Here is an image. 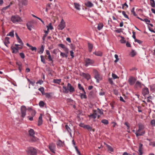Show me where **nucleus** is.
I'll return each instance as SVG.
<instances>
[{"instance_id":"obj_1","label":"nucleus","mask_w":155,"mask_h":155,"mask_svg":"<svg viewBox=\"0 0 155 155\" xmlns=\"http://www.w3.org/2000/svg\"><path fill=\"white\" fill-rule=\"evenodd\" d=\"M63 92L64 93H68L69 91L70 93H72L75 91L74 88L69 83H68L67 87L63 86Z\"/></svg>"},{"instance_id":"obj_2","label":"nucleus","mask_w":155,"mask_h":155,"mask_svg":"<svg viewBox=\"0 0 155 155\" xmlns=\"http://www.w3.org/2000/svg\"><path fill=\"white\" fill-rule=\"evenodd\" d=\"M27 152L28 155H37V150L32 147H29L28 149Z\"/></svg>"},{"instance_id":"obj_3","label":"nucleus","mask_w":155,"mask_h":155,"mask_svg":"<svg viewBox=\"0 0 155 155\" xmlns=\"http://www.w3.org/2000/svg\"><path fill=\"white\" fill-rule=\"evenodd\" d=\"M85 66L87 67L89 65H92L94 63V61L89 58H86L84 60Z\"/></svg>"},{"instance_id":"obj_4","label":"nucleus","mask_w":155,"mask_h":155,"mask_svg":"<svg viewBox=\"0 0 155 155\" xmlns=\"http://www.w3.org/2000/svg\"><path fill=\"white\" fill-rule=\"evenodd\" d=\"M11 20L13 23H16L17 22L21 21V19L18 15H13L11 17Z\"/></svg>"},{"instance_id":"obj_5","label":"nucleus","mask_w":155,"mask_h":155,"mask_svg":"<svg viewBox=\"0 0 155 155\" xmlns=\"http://www.w3.org/2000/svg\"><path fill=\"white\" fill-rule=\"evenodd\" d=\"M28 133L29 135L32 137L33 138L31 139V141L32 142H34L36 140V138L35 137L34 135L35 134L34 130L32 129H31L28 131Z\"/></svg>"},{"instance_id":"obj_6","label":"nucleus","mask_w":155,"mask_h":155,"mask_svg":"<svg viewBox=\"0 0 155 155\" xmlns=\"http://www.w3.org/2000/svg\"><path fill=\"white\" fill-rule=\"evenodd\" d=\"M93 72L94 75V78L96 80L97 82L99 83V80H101L100 75L97 71L96 70H94Z\"/></svg>"},{"instance_id":"obj_7","label":"nucleus","mask_w":155,"mask_h":155,"mask_svg":"<svg viewBox=\"0 0 155 155\" xmlns=\"http://www.w3.org/2000/svg\"><path fill=\"white\" fill-rule=\"evenodd\" d=\"M27 109L25 106L23 105L21 107V116L24 118L26 114V111Z\"/></svg>"},{"instance_id":"obj_8","label":"nucleus","mask_w":155,"mask_h":155,"mask_svg":"<svg viewBox=\"0 0 155 155\" xmlns=\"http://www.w3.org/2000/svg\"><path fill=\"white\" fill-rule=\"evenodd\" d=\"M65 23L64 20L62 19L60 24L58 25V29L61 30H63L65 27Z\"/></svg>"},{"instance_id":"obj_9","label":"nucleus","mask_w":155,"mask_h":155,"mask_svg":"<svg viewBox=\"0 0 155 155\" xmlns=\"http://www.w3.org/2000/svg\"><path fill=\"white\" fill-rule=\"evenodd\" d=\"M80 75L87 80H89L91 78V76L87 73H85L84 72H80Z\"/></svg>"},{"instance_id":"obj_10","label":"nucleus","mask_w":155,"mask_h":155,"mask_svg":"<svg viewBox=\"0 0 155 155\" xmlns=\"http://www.w3.org/2000/svg\"><path fill=\"white\" fill-rule=\"evenodd\" d=\"M80 126L83 128L87 130L88 131H91L92 128L89 125H84L83 124H80Z\"/></svg>"},{"instance_id":"obj_11","label":"nucleus","mask_w":155,"mask_h":155,"mask_svg":"<svg viewBox=\"0 0 155 155\" xmlns=\"http://www.w3.org/2000/svg\"><path fill=\"white\" fill-rule=\"evenodd\" d=\"M55 146L53 143L50 144L49 145V148L50 150L53 153H55Z\"/></svg>"},{"instance_id":"obj_12","label":"nucleus","mask_w":155,"mask_h":155,"mask_svg":"<svg viewBox=\"0 0 155 155\" xmlns=\"http://www.w3.org/2000/svg\"><path fill=\"white\" fill-rule=\"evenodd\" d=\"M136 81V79L134 78L131 77L129 79L128 82L130 85H132L135 83Z\"/></svg>"},{"instance_id":"obj_13","label":"nucleus","mask_w":155,"mask_h":155,"mask_svg":"<svg viewBox=\"0 0 155 155\" xmlns=\"http://www.w3.org/2000/svg\"><path fill=\"white\" fill-rule=\"evenodd\" d=\"M138 129L137 130V132H140L144 128V125L141 123H139L138 124Z\"/></svg>"},{"instance_id":"obj_14","label":"nucleus","mask_w":155,"mask_h":155,"mask_svg":"<svg viewBox=\"0 0 155 155\" xmlns=\"http://www.w3.org/2000/svg\"><path fill=\"white\" fill-rule=\"evenodd\" d=\"M149 93V91L147 88H143L142 90V94L144 96Z\"/></svg>"},{"instance_id":"obj_15","label":"nucleus","mask_w":155,"mask_h":155,"mask_svg":"<svg viewBox=\"0 0 155 155\" xmlns=\"http://www.w3.org/2000/svg\"><path fill=\"white\" fill-rule=\"evenodd\" d=\"M143 145L142 143H140L139 146V149L138 150V151L139 152V155H142V154H143V152H142V150H143Z\"/></svg>"},{"instance_id":"obj_16","label":"nucleus","mask_w":155,"mask_h":155,"mask_svg":"<svg viewBox=\"0 0 155 155\" xmlns=\"http://www.w3.org/2000/svg\"><path fill=\"white\" fill-rule=\"evenodd\" d=\"M87 44L88 51H89L90 52L92 51V50L93 48V45L92 44L89 42H88Z\"/></svg>"},{"instance_id":"obj_17","label":"nucleus","mask_w":155,"mask_h":155,"mask_svg":"<svg viewBox=\"0 0 155 155\" xmlns=\"http://www.w3.org/2000/svg\"><path fill=\"white\" fill-rule=\"evenodd\" d=\"M42 115L41 114L38 118V126H40L41 125L42 123Z\"/></svg>"},{"instance_id":"obj_18","label":"nucleus","mask_w":155,"mask_h":155,"mask_svg":"<svg viewBox=\"0 0 155 155\" xmlns=\"http://www.w3.org/2000/svg\"><path fill=\"white\" fill-rule=\"evenodd\" d=\"M26 26L27 28L29 31H31L32 28V25L30 22H29L26 24Z\"/></svg>"},{"instance_id":"obj_19","label":"nucleus","mask_w":155,"mask_h":155,"mask_svg":"<svg viewBox=\"0 0 155 155\" xmlns=\"http://www.w3.org/2000/svg\"><path fill=\"white\" fill-rule=\"evenodd\" d=\"M65 127L68 132L69 133L70 136L72 137V134L71 133V129L70 127L67 124L65 125Z\"/></svg>"},{"instance_id":"obj_20","label":"nucleus","mask_w":155,"mask_h":155,"mask_svg":"<svg viewBox=\"0 0 155 155\" xmlns=\"http://www.w3.org/2000/svg\"><path fill=\"white\" fill-rule=\"evenodd\" d=\"M95 97V94L94 92L93 91H91L89 94L88 97L89 98L91 99Z\"/></svg>"},{"instance_id":"obj_21","label":"nucleus","mask_w":155,"mask_h":155,"mask_svg":"<svg viewBox=\"0 0 155 155\" xmlns=\"http://www.w3.org/2000/svg\"><path fill=\"white\" fill-rule=\"evenodd\" d=\"M85 4L86 6L89 8H91L94 6L93 4L90 1H88Z\"/></svg>"},{"instance_id":"obj_22","label":"nucleus","mask_w":155,"mask_h":155,"mask_svg":"<svg viewBox=\"0 0 155 155\" xmlns=\"http://www.w3.org/2000/svg\"><path fill=\"white\" fill-rule=\"evenodd\" d=\"M15 36L17 38V39L18 40V42L21 44L22 45H23V43L22 40L18 36L17 34L16 33H15Z\"/></svg>"},{"instance_id":"obj_23","label":"nucleus","mask_w":155,"mask_h":155,"mask_svg":"<svg viewBox=\"0 0 155 155\" xmlns=\"http://www.w3.org/2000/svg\"><path fill=\"white\" fill-rule=\"evenodd\" d=\"M93 54L97 56H101L102 55V53L100 51L94 52Z\"/></svg>"},{"instance_id":"obj_24","label":"nucleus","mask_w":155,"mask_h":155,"mask_svg":"<svg viewBox=\"0 0 155 155\" xmlns=\"http://www.w3.org/2000/svg\"><path fill=\"white\" fill-rule=\"evenodd\" d=\"M145 133L144 131H143L141 132H137V131L135 133V134L137 137L139 136H141L143 135Z\"/></svg>"},{"instance_id":"obj_25","label":"nucleus","mask_w":155,"mask_h":155,"mask_svg":"<svg viewBox=\"0 0 155 155\" xmlns=\"http://www.w3.org/2000/svg\"><path fill=\"white\" fill-rule=\"evenodd\" d=\"M94 114H91L89 116L90 117H92L94 119H95L97 117V113L96 110H94Z\"/></svg>"},{"instance_id":"obj_26","label":"nucleus","mask_w":155,"mask_h":155,"mask_svg":"<svg viewBox=\"0 0 155 155\" xmlns=\"http://www.w3.org/2000/svg\"><path fill=\"white\" fill-rule=\"evenodd\" d=\"M74 5L75 8L77 10H79L80 9V5L79 3L74 2Z\"/></svg>"},{"instance_id":"obj_27","label":"nucleus","mask_w":155,"mask_h":155,"mask_svg":"<svg viewBox=\"0 0 155 155\" xmlns=\"http://www.w3.org/2000/svg\"><path fill=\"white\" fill-rule=\"evenodd\" d=\"M61 81V79H54L53 81V82L54 83L60 84Z\"/></svg>"},{"instance_id":"obj_28","label":"nucleus","mask_w":155,"mask_h":155,"mask_svg":"<svg viewBox=\"0 0 155 155\" xmlns=\"http://www.w3.org/2000/svg\"><path fill=\"white\" fill-rule=\"evenodd\" d=\"M78 87L80 90H82L84 93L86 94V93L84 90V88L81 86L80 84L79 83L78 84Z\"/></svg>"},{"instance_id":"obj_29","label":"nucleus","mask_w":155,"mask_h":155,"mask_svg":"<svg viewBox=\"0 0 155 155\" xmlns=\"http://www.w3.org/2000/svg\"><path fill=\"white\" fill-rule=\"evenodd\" d=\"M57 145L58 147H62L63 146V142L60 140H59L57 143Z\"/></svg>"},{"instance_id":"obj_30","label":"nucleus","mask_w":155,"mask_h":155,"mask_svg":"<svg viewBox=\"0 0 155 155\" xmlns=\"http://www.w3.org/2000/svg\"><path fill=\"white\" fill-rule=\"evenodd\" d=\"M9 37H6L5 38V40L4 41V44H9L10 43V42H9Z\"/></svg>"},{"instance_id":"obj_31","label":"nucleus","mask_w":155,"mask_h":155,"mask_svg":"<svg viewBox=\"0 0 155 155\" xmlns=\"http://www.w3.org/2000/svg\"><path fill=\"white\" fill-rule=\"evenodd\" d=\"M103 25L102 23H99L98 24L97 28L99 30H100L103 28Z\"/></svg>"},{"instance_id":"obj_32","label":"nucleus","mask_w":155,"mask_h":155,"mask_svg":"<svg viewBox=\"0 0 155 155\" xmlns=\"http://www.w3.org/2000/svg\"><path fill=\"white\" fill-rule=\"evenodd\" d=\"M66 101L68 103L73 104L74 103V101L71 98H67Z\"/></svg>"},{"instance_id":"obj_33","label":"nucleus","mask_w":155,"mask_h":155,"mask_svg":"<svg viewBox=\"0 0 155 155\" xmlns=\"http://www.w3.org/2000/svg\"><path fill=\"white\" fill-rule=\"evenodd\" d=\"M12 49V52L13 53H16L18 52V49L15 47H11Z\"/></svg>"},{"instance_id":"obj_34","label":"nucleus","mask_w":155,"mask_h":155,"mask_svg":"<svg viewBox=\"0 0 155 155\" xmlns=\"http://www.w3.org/2000/svg\"><path fill=\"white\" fill-rule=\"evenodd\" d=\"M40 58H41V61L44 64H45L46 62L45 61V59L44 58V57L43 55H41L40 56Z\"/></svg>"},{"instance_id":"obj_35","label":"nucleus","mask_w":155,"mask_h":155,"mask_svg":"<svg viewBox=\"0 0 155 155\" xmlns=\"http://www.w3.org/2000/svg\"><path fill=\"white\" fill-rule=\"evenodd\" d=\"M60 56L63 58L65 57L67 58L68 57V54L67 53H65L63 52H61L60 53Z\"/></svg>"},{"instance_id":"obj_36","label":"nucleus","mask_w":155,"mask_h":155,"mask_svg":"<svg viewBox=\"0 0 155 155\" xmlns=\"http://www.w3.org/2000/svg\"><path fill=\"white\" fill-rule=\"evenodd\" d=\"M7 35L10 36L12 37H14V31L13 30L12 31L7 34Z\"/></svg>"},{"instance_id":"obj_37","label":"nucleus","mask_w":155,"mask_h":155,"mask_svg":"<svg viewBox=\"0 0 155 155\" xmlns=\"http://www.w3.org/2000/svg\"><path fill=\"white\" fill-rule=\"evenodd\" d=\"M150 5L152 7H155V3L154 0H150Z\"/></svg>"},{"instance_id":"obj_38","label":"nucleus","mask_w":155,"mask_h":155,"mask_svg":"<svg viewBox=\"0 0 155 155\" xmlns=\"http://www.w3.org/2000/svg\"><path fill=\"white\" fill-rule=\"evenodd\" d=\"M101 122L102 123L105 125L108 124H109L108 120L106 119H103L101 120Z\"/></svg>"},{"instance_id":"obj_39","label":"nucleus","mask_w":155,"mask_h":155,"mask_svg":"<svg viewBox=\"0 0 155 155\" xmlns=\"http://www.w3.org/2000/svg\"><path fill=\"white\" fill-rule=\"evenodd\" d=\"M45 104V103L43 101H40L39 103V106L40 107H43Z\"/></svg>"},{"instance_id":"obj_40","label":"nucleus","mask_w":155,"mask_h":155,"mask_svg":"<svg viewBox=\"0 0 155 155\" xmlns=\"http://www.w3.org/2000/svg\"><path fill=\"white\" fill-rule=\"evenodd\" d=\"M44 46L42 45L40 49V51L39 52V53L40 54H42L43 53L44 51Z\"/></svg>"},{"instance_id":"obj_41","label":"nucleus","mask_w":155,"mask_h":155,"mask_svg":"<svg viewBox=\"0 0 155 155\" xmlns=\"http://www.w3.org/2000/svg\"><path fill=\"white\" fill-rule=\"evenodd\" d=\"M80 96L81 98L86 99L87 98L86 94L84 93V94L81 93Z\"/></svg>"},{"instance_id":"obj_42","label":"nucleus","mask_w":155,"mask_h":155,"mask_svg":"<svg viewBox=\"0 0 155 155\" xmlns=\"http://www.w3.org/2000/svg\"><path fill=\"white\" fill-rule=\"evenodd\" d=\"M21 3L22 5H26L28 4V1L27 0H22Z\"/></svg>"},{"instance_id":"obj_43","label":"nucleus","mask_w":155,"mask_h":155,"mask_svg":"<svg viewBox=\"0 0 155 155\" xmlns=\"http://www.w3.org/2000/svg\"><path fill=\"white\" fill-rule=\"evenodd\" d=\"M46 28H47V31H46V30L44 31L45 34L44 35L47 36L48 35V32L49 31V28H48V26H46Z\"/></svg>"},{"instance_id":"obj_44","label":"nucleus","mask_w":155,"mask_h":155,"mask_svg":"<svg viewBox=\"0 0 155 155\" xmlns=\"http://www.w3.org/2000/svg\"><path fill=\"white\" fill-rule=\"evenodd\" d=\"M120 37L121 38V39L120 40V41L121 43H126V41L124 40V37L122 36H121Z\"/></svg>"},{"instance_id":"obj_45","label":"nucleus","mask_w":155,"mask_h":155,"mask_svg":"<svg viewBox=\"0 0 155 155\" xmlns=\"http://www.w3.org/2000/svg\"><path fill=\"white\" fill-rule=\"evenodd\" d=\"M97 110L96 111L97 114L98 113L101 115L103 114V112L102 111H101L99 108H97Z\"/></svg>"},{"instance_id":"obj_46","label":"nucleus","mask_w":155,"mask_h":155,"mask_svg":"<svg viewBox=\"0 0 155 155\" xmlns=\"http://www.w3.org/2000/svg\"><path fill=\"white\" fill-rule=\"evenodd\" d=\"M135 85L139 87H141V83H140V82H139L138 81H137V82L136 83Z\"/></svg>"},{"instance_id":"obj_47","label":"nucleus","mask_w":155,"mask_h":155,"mask_svg":"<svg viewBox=\"0 0 155 155\" xmlns=\"http://www.w3.org/2000/svg\"><path fill=\"white\" fill-rule=\"evenodd\" d=\"M136 52L134 50H132L131 53V56L132 57H134L135 55H136Z\"/></svg>"},{"instance_id":"obj_48","label":"nucleus","mask_w":155,"mask_h":155,"mask_svg":"<svg viewBox=\"0 0 155 155\" xmlns=\"http://www.w3.org/2000/svg\"><path fill=\"white\" fill-rule=\"evenodd\" d=\"M107 146L109 150H110L111 152L113 151V149L111 146L108 145H107Z\"/></svg>"},{"instance_id":"obj_49","label":"nucleus","mask_w":155,"mask_h":155,"mask_svg":"<svg viewBox=\"0 0 155 155\" xmlns=\"http://www.w3.org/2000/svg\"><path fill=\"white\" fill-rule=\"evenodd\" d=\"M122 14L125 18H126L128 19H129V18L128 17V16L126 14L125 12H124V11H123L122 12Z\"/></svg>"},{"instance_id":"obj_50","label":"nucleus","mask_w":155,"mask_h":155,"mask_svg":"<svg viewBox=\"0 0 155 155\" xmlns=\"http://www.w3.org/2000/svg\"><path fill=\"white\" fill-rule=\"evenodd\" d=\"M114 57L116 58V60L114 61V62L116 63L119 60V59L118 58V55L117 54H115L114 55Z\"/></svg>"},{"instance_id":"obj_51","label":"nucleus","mask_w":155,"mask_h":155,"mask_svg":"<svg viewBox=\"0 0 155 155\" xmlns=\"http://www.w3.org/2000/svg\"><path fill=\"white\" fill-rule=\"evenodd\" d=\"M47 26H48V28H49V30L50 29L51 30H52L53 29V27L52 26L51 23H50L48 25H47Z\"/></svg>"},{"instance_id":"obj_52","label":"nucleus","mask_w":155,"mask_h":155,"mask_svg":"<svg viewBox=\"0 0 155 155\" xmlns=\"http://www.w3.org/2000/svg\"><path fill=\"white\" fill-rule=\"evenodd\" d=\"M151 124L153 126L155 127V119H153L151 121Z\"/></svg>"},{"instance_id":"obj_53","label":"nucleus","mask_w":155,"mask_h":155,"mask_svg":"<svg viewBox=\"0 0 155 155\" xmlns=\"http://www.w3.org/2000/svg\"><path fill=\"white\" fill-rule=\"evenodd\" d=\"M45 97H46L49 98L51 97V94L50 93H47L45 94Z\"/></svg>"},{"instance_id":"obj_54","label":"nucleus","mask_w":155,"mask_h":155,"mask_svg":"<svg viewBox=\"0 0 155 155\" xmlns=\"http://www.w3.org/2000/svg\"><path fill=\"white\" fill-rule=\"evenodd\" d=\"M131 12L134 15V16H136L137 15V14H136L135 12L134 11V8H133L131 10Z\"/></svg>"},{"instance_id":"obj_55","label":"nucleus","mask_w":155,"mask_h":155,"mask_svg":"<svg viewBox=\"0 0 155 155\" xmlns=\"http://www.w3.org/2000/svg\"><path fill=\"white\" fill-rule=\"evenodd\" d=\"M48 58L49 61H51V63H53V61L52 58H51V55L48 56Z\"/></svg>"},{"instance_id":"obj_56","label":"nucleus","mask_w":155,"mask_h":155,"mask_svg":"<svg viewBox=\"0 0 155 155\" xmlns=\"http://www.w3.org/2000/svg\"><path fill=\"white\" fill-rule=\"evenodd\" d=\"M30 49L32 51H36L37 50V48H36L35 47H33L31 45V46L30 47Z\"/></svg>"},{"instance_id":"obj_57","label":"nucleus","mask_w":155,"mask_h":155,"mask_svg":"<svg viewBox=\"0 0 155 155\" xmlns=\"http://www.w3.org/2000/svg\"><path fill=\"white\" fill-rule=\"evenodd\" d=\"M151 89L153 91H155V84H153L150 86Z\"/></svg>"},{"instance_id":"obj_58","label":"nucleus","mask_w":155,"mask_h":155,"mask_svg":"<svg viewBox=\"0 0 155 155\" xmlns=\"http://www.w3.org/2000/svg\"><path fill=\"white\" fill-rule=\"evenodd\" d=\"M19 54H20V56L23 59V58H25V54H24V53H23L22 52L20 53Z\"/></svg>"},{"instance_id":"obj_59","label":"nucleus","mask_w":155,"mask_h":155,"mask_svg":"<svg viewBox=\"0 0 155 155\" xmlns=\"http://www.w3.org/2000/svg\"><path fill=\"white\" fill-rule=\"evenodd\" d=\"M43 83V81L41 80H39L36 83V84H39L40 85L42 84Z\"/></svg>"},{"instance_id":"obj_60","label":"nucleus","mask_w":155,"mask_h":155,"mask_svg":"<svg viewBox=\"0 0 155 155\" xmlns=\"http://www.w3.org/2000/svg\"><path fill=\"white\" fill-rule=\"evenodd\" d=\"M38 90L41 92V93H42L43 91H44V88L43 87H40L38 89Z\"/></svg>"},{"instance_id":"obj_61","label":"nucleus","mask_w":155,"mask_h":155,"mask_svg":"<svg viewBox=\"0 0 155 155\" xmlns=\"http://www.w3.org/2000/svg\"><path fill=\"white\" fill-rule=\"evenodd\" d=\"M134 41H135V42H137L140 44H141L142 43V41H140L139 40L137 39H136Z\"/></svg>"},{"instance_id":"obj_62","label":"nucleus","mask_w":155,"mask_h":155,"mask_svg":"<svg viewBox=\"0 0 155 155\" xmlns=\"http://www.w3.org/2000/svg\"><path fill=\"white\" fill-rule=\"evenodd\" d=\"M143 21L145 22L146 23L148 24V23H150V20H148L147 18H145L143 19Z\"/></svg>"},{"instance_id":"obj_63","label":"nucleus","mask_w":155,"mask_h":155,"mask_svg":"<svg viewBox=\"0 0 155 155\" xmlns=\"http://www.w3.org/2000/svg\"><path fill=\"white\" fill-rule=\"evenodd\" d=\"M112 77L114 79H115L118 78V77L116 74L112 73Z\"/></svg>"},{"instance_id":"obj_64","label":"nucleus","mask_w":155,"mask_h":155,"mask_svg":"<svg viewBox=\"0 0 155 155\" xmlns=\"http://www.w3.org/2000/svg\"><path fill=\"white\" fill-rule=\"evenodd\" d=\"M58 46L61 48H62L64 49V48L65 47V45L62 44H59L58 45Z\"/></svg>"}]
</instances>
